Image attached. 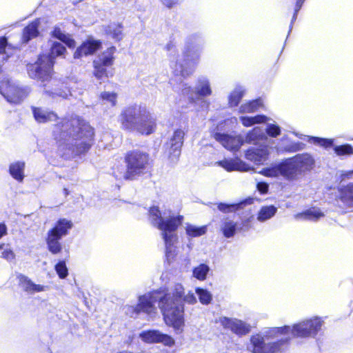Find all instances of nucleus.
Here are the masks:
<instances>
[{
    "mask_svg": "<svg viewBox=\"0 0 353 353\" xmlns=\"http://www.w3.org/2000/svg\"><path fill=\"white\" fill-rule=\"evenodd\" d=\"M72 227V221L65 218H61L54 223V225L48 231L46 236L47 248L50 253L57 254L62 251L61 240L69 234Z\"/></svg>",
    "mask_w": 353,
    "mask_h": 353,
    "instance_id": "7",
    "label": "nucleus"
},
{
    "mask_svg": "<svg viewBox=\"0 0 353 353\" xmlns=\"http://www.w3.org/2000/svg\"><path fill=\"white\" fill-rule=\"evenodd\" d=\"M0 256L8 261H11L14 259L15 254L11 249H6L1 252Z\"/></svg>",
    "mask_w": 353,
    "mask_h": 353,
    "instance_id": "48",
    "label": "nucleus"
},
{
    "mask_svg": "<svg viewBox=\"0 0 353 353\" xmlns=\"http://www.w3.org/2000/svg\"><path fill=\"white\" fill-rule=\"evenodd\" d=\"M281 328H282V329H286V330H289V327H288V326H285V327H281Z\"/></svg>",
    "mask_w": 353,
    "mask_h": 353,
    "instance_id": "64",
    "label": "nucleus"
},
{
    "mask_svg": "<svg viewBox=\"0 0 353 353\" xmlns=\"http://www.w3.org/2000/svg\"><path fill=\"white\" fill-rule=\"evenodd\" d=\"M117 48L114 46H109L92 61V75L97 80H105L114 75L113 65L116 59Z\"/></svg>",
    "mask_w": 353,
    "mask_h": 353,
    "instance_id": "5",
    "label": "nucleus"
},
{
    "mask_svg": "<svg viewBox=\"0 0 353 353\" xmlns=\"http://www.w3.org/2000/svg\"><path fill=\"white\" fill-rule=\"evenodd\" d=\"M54 270L61 279L66 278L68 275V270L64 260L59 261L54 265Z\"/></svg>",
    "mask_w": 353,
    "mask_h": 353,
    "instance_id": "38",
    "label": "nucleus"
},
{
    "mask_svg": "<svg viewBox=\"0 0 353 353\" xmlns=\"http://www.w3.org/2000/svg\"><path fill=\"white\" fill-rule=\"evenodd\" d=\"M7 234V226L4 223H0V239Z\"/></svg>",
    "mask_w": 353,
    "mask_h": 353,
    "instance_id": "56",
    "label": "nucleus"
},
{
    "mask_svg": "<svg viewBox=\"0 0 353 353\" xmlns=\"http://www.w3.org/2000/svg\"><path fill=\"white\" fill-rule=\"evenodd\" d=\"M159 307L165 323L175 331H182L185 325L183 305L176 302L170 293H165L159 299Z\"/></svg>",
    "mask_w": 353,
    "mask_h": 353,
    "instance_id": "4",
    "label": "nucleus"
},
{
    "mask_svg": "<svg viewBox=\"0 0 353 353\" xmlns=\"http://www.w3.org/2000/svg\"><path fill=\"white\" fill-rule=\"evenodd\" d=\"M142 340L147 343H159L169 347L174 344V340L168 334L161 333L157 330H149L141 333Z\"/></svg>",
    "mask_w": 353,
    "mask_h": 353,
    "instance_id": "15",
    "label": "nucleus"
},
{
    "mask_svg": "<svg viewBox=\"0 0 353 353\" xmlns=\"http://www.w3.org/2000/svg\"><path fill=\"white\" fill-rule=\"evenodd\" d=\"M267 134L271 137H277L281 134V128L275 124H269L266 128Z\"/></svg>",
    "mask_w": 353,
    "mask_h": 353,
    "instance_id": "44",
    "label": "nucleus"
},
{
    "mask_svg": "<svg viewBox=\"0 0 353 353\" xmlns=\"http://www.w3.org/2000/svg\"><path fill=\"white\" fill-rule=\"evenodd\" d=\"M236 223L233 221H227L223 223L222 232L226 238H230L235 234Z\"/></svg>",
    "mask_w": 353,
    "mask_h": 353,
    "instance_id": "35",
    "label": "nucleus"
},
{
    "mask_svg": "<svg viewBox=\"0 0 353 353\" xmlns=\"http://www.w3.org/2000/svg\"><path fill=\"white\" fill-rule=\"evenodd\" d=\"M292 333L295 336H307L309 334V328L307 324L299 323L293 325Z\"/></svg>",
    "mask_w": 353,
    "mask_h": 353,
    "instance_id": "33",
    "label": "nucleus"
},
{
    "mask_svg": "<svg viewBox=\"0 0 353 353\" xmlns=\"http://www.w3.org/2000/svg\"><path fill=\"white\" fill-rule=\"evenodd\" d=\"M310 143H313L315 145H319L327 148L332 145L333 139H322L310 136Z\"/></svg>",
    "mask_w": 353,
    "mask_h": 353,
    "instance_id": "40",
    "label": "nucleus"
},
{
    "mask_svg": "<svg viewBox=\"0 0 353 353\" xmlns=\"http://www.w3.org/2000/svg\"><path fill=\"white\" fill-rule=\"evenodd\" d=\"M183 299V301H185L190 304H194L196 302V297L194 296V295L193 294H188L187 296H184Z\"/></svg>",
    "mask_w": 353,
    "mask_h": 353,
    "instance_id": "53",
    "label": "nucleus"
},
{
    "mask_svg": "<svg viewBox=\"0 0 353 353\" xmlns=\"http://www.w3.org/2000/svg\"><path fill=\"white\" fill-rule=\"evenodd\" d=\"M4 247V243L0 244V250H2Z\"/></svg>",
    "mask_w": 353,
    "mask_h": 353,
    "instance_id": "63",
    "label": "nucleus"
},
{
    "mask_svg": "<svg viewBox=\"0 0 353 353\" xmlns=\"http://www.w3.org/2000/svg\"><path fill=\"white\" fill-rule=\"evenodd\" d=\"M197 93H198V94L203 96V97H206V96L210 95L212 93V90H211L209 83H205L203 84L201 86V88H199V90H198Z\"/></svg>",
    "mask_w": 353,
    "mask_h": 353,
    "instance_id": "46",
    "label": "nucleus"
},
{
    "mask_svg": "<svg viewBox=\"0 0 353 353\" xmlns=\"http://www.w3.org/2000/svg\"><path fill=\"white\" fill-rule=\"evenodd\" d=\"M276 211V208L272 205L263 206L258 212L257 219L260 221H266L272 217Z\"/></svg>",
    "mask_w": 353,
    "mask_h": 353,
    "instance_id": "30",
    "label": "nucleus"
},
{
    "mask_svg": "<svg viewBox=\"0 0 353 353\" xmlns=\"http://www.w3.org/2000/svg\"><path fill=\"white\" fill-rule=\"evenodd\" d=\"M0 94L8 102L19 104L28 96L29 91L26 88L17 85L12 80L3 78L0 80Z\"/></svg>",
    "mask_w": 353,
    "mask_h": 353,
    "instance_id": "10",
    "label": "nucleus"
},
{
    "mask_svg": "<svg viewBox=\"0 0 353 353\" xmlns=\"http://www.w3.org/2000/svg\"><path fill=\"white\" fill-rule=\"evenodd\" d=\"M8 46V38L6 36L0 37V54H3L6 52V48Z\"/></svg>",
    "mask_w": 353,
    "mask_h": 353,
    "instance_id": "49",
    "label": "nucleus"
},
{
    "mask_svg": "<svg viewBox=\"0 0 353 353\" xmlns=\"http://www.w3.org/2000/svg\"><path fill=\"white\" fill-rule=\"evenodd\" d=\"M336 201L347 207L353 206V183L339 187Z\"/></svg>",
    "mask_w": 353,
    "mask_h": 353,
    "instance_id": "19",
    "label": "nucleus"
},
{
    "mask_svg": "<svg viewBox=\"0 0 353 353\" xmlns=\"http://www.w3.org/2000/svg\"><path fill=\"white\" fill-rule=\"evenodd\" d=\"M163 3L168 8H172L179 3V0H162Z\"/></svg>",
    "mask_w": 353,
    "mask_h": 353,
    "instance_id": "54",
    "label": "nucleus"
},
{
    "mask_svg": "<svg viewBox=\"0 0 353 353\" xmlns=\"http://www.w3.org/2000/svg\"><path fill=\"white\" fill-rule=\"evenodd\" d=\"M295 218L297 219H309V210H306L301 213L296 214L295 215Z\"/></svg>",
    "mask_w": 353,
    "mask_h": 353,
    "instance_id": "55",
    "label": "nucleus"
},
{
    "mask_svg": "<svg viewBox=\"0 0 353 353\" xmlns=\"http://www.w3.org/2000/svg\"><path fill=\"white\" fill-rule=\"evenodd\" d=\"M34 119L37 123L57 121L52 130V139L61 150H70L75 155L85 154L94 144L95 129L80 116L63 117L59 120L54 111L40 107H32Z\"/></svg>",
    "mask_w": 353,
    "mask_h": 353,
    "instance_id": "1",
    "label": "nucleus"
},
{
    "mask_svg": "<svg viewBox=\"0 0 353 353\" xmlns=\"http://www.w3.org/2000/svg\"><path fill=\"white\" fill-rule=\"evenodd\" d=\"M300 149L299 144L291 145L288 150L290 152H296Z\"/></svg>",
    "mask_w": 353,
    "mask_h": 353,
    "instance_id": "58",
    "label": "nucleus"
},
{
    "mask_svg": "<svg viewBox=\"0 0 353 353\" xmlns=\"http://www.w3.org/2000/svg\"><path fill=\"white\" fill-rule=\"evenodd\" d=\"M261 173L268 177H277L281 176L279 164L271 168H264Z\"/></svg>",
    "mask_w": 353,
    "mask_h": 353,
    "instance_id": "41",
    "label": "nucleus"
},
{
    "mask_svg": "<svg viewBox=\"0 0 353 353\" xmlns=\"http://www.w3.org/2000/svg\"><path fill=\"white\" fill-rule=\"evenodd\" d=\"M214 138L224 148L232 151H237L244 143L241 136H232L220 132H216Z\"/></svg>",
    "mask_w": 353,
    "mask_h": 353,
    "instance_id": "16",
    "label": "nucleus"
},
{
    "mask_svg": "<svg viewBox=\"0 0 353 353\" xmlns=\"http://www.w3.org/2000/svg\"><path fill=\"white\" fill-rule=\"evenodd\" d=\"M334 150L339 156L353 154V148L350 144L335 146Z\"/></svg>",
    "mask_w": 353,
    "mask_h": 353,
    "instance_id": "39",
    "label": "nucleus"
},
{
    "mask_svg": "<svg viewBox=\"0 0 353 353\" xmlns=\"http://www.w3.org/2000/svg\"><path fill=\"white\" fill-rule=\"evenodd\" d=\"M155 299L151 294L141 295L139 297L138 303L134 307L133 312L137 314L140 313L147 314L155 313Z\"/></svg>",
    "mask_w": 353,
    "mask_h": 353,
    "instance_id": "17",
    "label": "nucleus"
},
{
    "mask_svg": "<svg viewBox=\"0 0 353 353\" xmlns=\"http://www.w3.org/2000/svg\"><path fill=\"white\" fill-rule=\"evenodd\" d=\"M48 92L49 95H51L52 97L62 95V92H61L59 90H55L54 92Z\"/></svg>",
    "mask_w": 353,
    "mask_h": 353,
    "instance_id": "60",
    "label": "nucleus"
},
{
    "mask_svg": "<svg viewBox=\"0 0 353 353\" xmlns=\"http://www.w3.org/2000/svg\"><path fill=\"white\" fill-rule=\"evenodd\" d=\"M100 98L103 100L110 101L112 106L117 105V94L115 92H103L100 94Z\"/></svg>",
    "mask_w": 353,
    "mask_h": 353,
    "instance_id": "42",
    "label": "nucleus"
},
{
    "mask_svg": "<svg viewBox=\"0 0 353 353\" xmlns=\"http://www.w3.org/2000/svg\"><path fill=\"white\" fill-rule=\"evenodd\" d=\"M208 271V266L204 263H201L193 270V274L197 279L203 281L206 279Z\"/></svg>",
    "mask_w": 353,
    "mask_h": 353,
    "instance_id": "36",
    "label": "nucleus"
},
{
    "mask_svg": "<svg viewBox=\"0 0 353 353\" xmlns=\"http://www.w3.org/2000/svg\"><path fill=\"white\" fill-rule=\"evenodd\" d=\"M102 47V42L99 39H94L88 37L84 40L75 50L73 53L74 59H81L94 54Z\"/></svg>",
    "mask_w": 353,
    "mask_h": 353,
    "instance_id": "13",
    "label": "nucleus"
},
{
    "mask_svg": "<svg viewBox=\"0 0 353 353\" xmlns=\"http://www.w3.org/2000/svg\"><path fill=\"white\" fill-rule=\"evenodd\" d=\"M121 30H114L111 32V36L112 38L120 40L121 39Z\"/></svg>",
    "mask_w": 353,
    "mask_h": 353,
    "instance_id": "57",
    "label": "nucleus"
},
{
    "mask_svg": "<svg viewBox=\"0 0 353 353\" xmlns=\"http://www.w3.org/2000/svg\"><path fill=\"white\" fill-rule=\"evenodd\" d=\"M54 64L55 61H51L46 54L41 53L35 62L27 64L26 69L32 79L41 82H48L54 74Z\"/></svg>",
    "mask_w": 353,
    "mask_h": 353,
    "instance_id": "8",
    "label": "nucleus"
},
{
    "mask_svg": "<svg viewBox=\"0 0 353 353\" xmlns=\"http://www.w3.org/2000/svg\"><path fill=\"white\" fill-rule=\"evenodd\" d=\"M310 220L317 221L321 217L324 216L323 213L321 211L320 209L316 208H310Z\"/></svg>",
    "mask_w": 353,
    "mask_h": 353,
    "instance_id": "47",
    "label": "nucleus"
},
{
    "mask_svg": "<svg viewBox=\"0 0 353 353\" xmlns=\"http://www.w3.org/2000/svg\"><path fill=\"white\" fill-rule=\"evenodd\" d=\"M53 38H55L63 42L68 48L73 49L76 47V41L70 34H64L61 28L55 26L50 33Z\"/></svg>",
    "mask_w": 353,
    "mask_h": 353,
    "instance_id": "23",
    "label": "nucleus"
},
{
    "mask_svg": "<svg viewBox=\"0 0 353 353\" xmlns=\"http://www.w3.org/2000/svg\"><path fill=\"white\" fill-rule=\"evenodd\" d=\"M184 136L185 132L181 129H176L174 131L172 137L166 143L165 151L168 158L172 161L176 160L179 157Z\"/></svg>",
    "mask_w": 353,
    "mask_h": 353,
    "instance_id": "14",
    "label": "nucleus"
},
{
    "mask_svg": "<svg viewBox=\"0 0 353 353\" xmlns=\"http://www.w3.org/2000/svg\"><path fill=\"white\" fill-rule=\"evenodd\" d=\"M173 46H174V45L172 43V42H170V43H168V44L166 45V46H165V49H166L167 50H170L173 47Z\"/></svg>",
    "mask_w": 353,
    "mask_h": 353,
    "instance_id": "62",
    "label": "nucleus"
},
{
    "mask_svg": "<svg viewBox=\"0 0 353 353\" xmlns=\"http://www.w3.org/2000/svg\"><path fill=\"white\" fill-rule=\"evenodd\" d=\"M280 175L288 179L295 178L298 173L307 170L309 166V154H299L279 163Z\"/></svg>",
    "mask_w": 353,
    "mask_h": 353,
    "instance_id": "9",
    "label": "nucleus"
},
{
    "mask_svg": "<svg viewBox=\"0 0 353 353\" xmlns=\"http://www.w3.org/2000/svg\"><path fill=\"white\" fill-rule=\"evenodd\" d=\"M252 198H248L238 203L228 204L225 203H219L217 205V208L223 213H228L238 210L239 209L242 208V205L252 204Z\"/></svg>",
    "mask_w": 353,
    "mask_h": 353,
    "instance_id": "26",
    "label": "nucleus"
},
{
    "mask_svg": "<svg viewBox=\"0 0 353 353\" xmlns=\"http://www.w3.org/2000/svg\"><path fill=\"white\" fill-rule=\"evenodd\" d=\"M171 297H172L177 303H179V300H181L184 297V289L181 285L177 284L175 285Z\"/></svg>",
    "mask_w": 353,
    "mask_h": 353,
    "instance_id": "43",
    "label": "nucleus"
},
{
    "mask_svg": "<svg viewBox=\"0 0 353 353\" xmlns=\"http://www.w3.org/2000/svg\"><path fill=\"white\" fill-rule=\"evenodd\" d=\"M217 163L228 172L246 171L247 165L240 159H223Z\"/></svg>",
    "mask_w": 353,
    "mask_h": 353,
    "instance_id": "21",
    "label": "nucleus"
},
{
    "mask_svg": "<svg viewBox=\"0 0 353 353\" xmlns=\"http://www.w3.org/2000/svg\"><path fill=\"white\" fill-rule=\"evenodd\" d=\"M186 234L190 237H197L205 234L207 232V226L202 225L196 227L193 225H187L185 228Z\"/></svg>",
    "mask_w": 353,
    "mask_h": 353,
    "instance_id": "31",
    "label": "nucleus"
},
{
    "mask_svg": "<svg viewBox=\"0 0 353 353\" xmlns=\"http://www.w3.org/2000/svg\"><path fill=\"white\" fill-rule=\"evenodd\" d=\"M269 155L268 147L264 145L257 148H250L247 150L245 156L248 159L255 163H260L265 161Z\"/></svg>",
    "mask_w": 353,
    "mask_h": 353,
    "instance_id": "20",
    "label": "nucleus"
},
{
    "mask_svg": "<svg viewBox=\"0 0 353 353\" xmlns=\"http://www.w3.org/2000/svg\"><path fill=\"white\" fill-rule=\"evenodd\" d=\"M244 92L243 90H236L232 91L228 97V105L231 108L236 107L240 103Z\"/></svg>",
    "mask_w": 353,
    "mask_h": 353,
    "instance_id": "32",
    "label": "nucleus"
},
{
    "mask_svg": "<svg viewBox=\"0 0 353 353\" xmlns=\"http://www.w3.org/2000/svg\"><path fill=\"white\" fill-rule=\"evenodd\" d=\"M239 120L244 127H250L254 124L263 123L268 120L264 114H258L254 117H240Z\"/></svg>",
    "mask_w": 353,
    "mask_h": 353,
    "instance_id": "28",
    "label": "nucleus"
},
{
    "mask_svg": "<svg viewBox=\"0 0 353 353\" xmlns=\"http://www.w3.org/2000/svg\"><path fill=\"white\" fill-rule=\"evenodd\" d=\"M150 216L153 218V223H155L157 221L158 222L161 221V219H163L161 217V211L157 206H152L149 209Z\"/></svg>",
    "mask_w": 353,
    "mask_h": 353,
    "instance_id": "45",
    "label": "nucleus"
},
{
    "mask_svg": "<svg viewBox=\"0 0 353 353\" xmlns=\"http://www.w3.org/2000/svg\"><path fill=\"white\" fill-rule=\"evenodd\" d=\"M196 292L199 296V301L203 305L209 304L212 301L211 294L205 289L196 288Z\"/></svg>",
    "mask_w": 353,
    "mask_h": 353,
    "instance_id": "37",
    "label": "nucleus"
},
{
    "mask_svg": "<svg viewBox=\"0 0 353 353\" xmlns=\"http://www.w3.org/2000/svg\"><path fill=\"white\" fill-rule=\"evenodd\" d=\"M183 217L182 215L172 216L164 220L157 222L158 229L162 231V236L165 244V256L168 260H173L176 256L175 249L173 250L174 242L177 241L176 234H170L175 232L182 224Z\"/></svg>",
    "mask_w": 353,
    "mask_h": 353,
    "instance_id": "6",
    "label": "nucleus"
},
{
    "mask_svg": "<svg viewBox=\"0 0 353 353\" xmlns=\"http://www.w3.org/2000/svg\"><path fill=\"white\" fill-rule=\"evenodd\" d=\"M263 106L262 100L259 98L250 100L241 104L239 108V112L241 114L254 113Z\"/></svg>",
    "mask_w": 353,
    "mask_h": 353,
    "instance_id": "24",
    "label": "nucleus"
},
{
    "mask_svg": "<svg viewBox=\"0 0 353 353\" xmlns=\"http://www.w3.org/2000/svg\"><path fill=\"white\" fill-rule=\"evenodd\" d=\"M250 341L252 353H279L282 350L283 346L289 343L288 339H281L265 343L264 337L260 334L252 335Z\"/></svg>",
    "mask_w": 353,
    "mask_h": 353,
    "instance_id": "11",
    "label": "nucleus"
},
{
    "mask_svg": "<svg viewBox=\"0 0 353 353\" xmlns=\"http://www.w3.org/2000/svg\"><path fill=\"white\" fill-rule=\"evenodd\" d=\"M188 57H189V55L188 54V51H187L184 53V61H185V63H187V64L189 61Z\"/></svg>",
    "mask_w": 353,
    "mask_h": 353,
    "instance_id": "61",
    "label": "nucleus"
},
{
    "mask_svg": "<svg viewBox=\"0 0 353 353\" xmlns=\"http://www.w3.org/2000/svg\"><path fill=\"white\" fill-rule=\"evenodd\" d=\"M125 170L123 179L125 181H134L148 173L153 167V160L147 152L140 149L127 151L123 155Z\"/></svg>",
    "mask_w": 353,
    "mask_h": 353,
    "instance_id": "3",
    "label": "nucleus"
},
{
    "mask_svg": "<svg viewBox=\"0 0 353 353\" xmlns=\"http://www.w3.org/2000/svg\"><path fill=\"white\" fill-rule=\"evenodd\" d=\"M67 52L66 48L60 42L54 41L49 50V52L46 54V56H48V58L51 61H55L56 58L58 57H63Z\"/></svg>",
    "mask_w": 353,
    "mask_h": 353,
    "instance_id": "27",
    "label": "nucleus"
},
{
    "mask_svg": "<svg viewBox=\"0 0 353 353\" xmlns=\"http://www.w3.org/2000/svg\"><path fill=\"white\" fill-rule=\"evenodd\" d=\"M256 187L259 192L262 194H266L268 192L269 186L265 182H259Z\"/></svg>",
    "mask_w": 353,
    "mask_h": 353,
    "instance_id": "50",
    "label": "nucleus"
},
{
    "mask_svg": "<svg viewBox=\"0 0 353 353\" xmlns=\"http://www.w3.org/2000/svg\"><path fill=\"white\" fill-rule=\"evenodd\" d=\"M323 324V321L319 317L310 319V337L314 336L321 331Z\"/></svg>",
    "mask_w": 353,
    "mask_h": 353,
    "instance_id": "34",
    "label": "nucleus"
},
{
    "mask_svg": "<svg viewBox=\"0 0 353 353\" xmlns=\"http://www.w3.org/2000/svg\"><path fill=\"white\" fill-rule=\"evenodd\" d=\"M39 22L35 19L30 22L22 31L21 41L23 43H27L31 39L37 37L39 34Z\"/></svg>",
    "mask_w": 353,
    "mask_h": 353,
    "instance_id": "22",
    "label": "nucleus"
},
{
    "mask_svg": "<svg viewBox=\"0 0 353 353\" xmlns=\"http://www.w3.org/2000/svg\"><path fill=\"white\" fill-rule=\"evenodd\" d=\"M265 137L261 129L254 127L249 130L245 137V142L247 143H256L258 141L263 140Z\"/></svg>",
    "mask_w": 353,
    "mask_h": 353,
    "instance_id": "29",
    "label": "nucleus"
},
{
    "mask_svg": "<svg viewBox=\"0 0 353 353\" xmlns=\"http://www.w3.org/2000/svg\"><path fill=\"white\" fill-rule=\"evenodd\" d=\"M25 163L23 161H16L9 166V173L13 179L21 182L24 179Z\"/></svg>",
    "mask_w": 353,
    "mask_h": 353,
    "instance_id": "25",
    "label": "nucleus"
},
{
    "mask_svg": "<svg viewBox=\"0 0 353 353\" xmlns=\"http://www.w3.org/2000/svg\"><path fill=\"white\" fill-rule=\"evenodd\" d=\"M222 327L236 336L241 337L248 334L252 330V326L241 319L223 316L219 319Z\"/></svg>",
    "mask_w": 353,
    "mask_h": 353,
    "instance_id": "12",
    "label": "nucleus"
},
{
    "mask_svg": "<svg viewBox=\"0 0 353 353\" xmlns=\"http://www.w3.org/2000/svg\"><path fill=\"white\" fill-rule=\"evenodd\" d=\"M340 177L342 181L353 179V170L350 171H342Z\"/></svg>",
    "mask_w": 353,
    "mask_h": 353,
    "instance_id": "52",
    "label": "nucleus"
},
{
    "mask_svg": "<svg viewBox=\"0 0 353 353\" xmlns=\"http://www.w3.org/2000/svg\"><path fill=\"white\" fill-rule=\"evenodd\" d=\"M121 129L124 132H135L148 137L157 130V117L145 105L136 103L125 107L118 117Z\"/></svg>",
    "mask_w": 353,
    "mask_h": 353,
    "instance_id": "2",
    "label": "nucleus"
},
{
    "mask_svg": "<svg viewBox=\"0 0 353 353\" xmlns=\"http://www.w3.org/2000/svg\"><path fill=\"white\" fill-rule=\"evenodd\" d=\"M305 0H296L292 19L295 20L299 10Z\"/></svg>",
    "mask_w": 353,
    "mask_h": 353,
    "instance_id": "51",
    "label": "nucleus"
},
{
    "mask_svg": "<svg viewBox=\"0 0 353 353\" xmlns=\"http://www.w3.org/2000/svg\"><path fill=\"white\" fill-rule=\"evenodd\" d=\"M180 72H181V75L182 77H186L189 76L190 74H191L192 73V71L188 72L185 70L181 69Z\"/></svg>",
    "mask_w": 353,
    "mask_h": 353,
    "instance_id": "59",
    "label": "nucleus"
},
{
    "mask_svg": "<svg viewBox=\"0 0 353 353\" xmlns=\"http://www.w3.org/2000/svg\"><path fill=\"white\" fill-rule=\"evenodd\" d=\"M17 279L23 290L29 294L43 292L47 288L46 286L34 283L27 276L22 274H19Z\"/></svg>",
    "mask_w": 353,
    "mask_h": 353,
    "instance_id": "18",
    "label": "nucleus"
}]
</instances>
